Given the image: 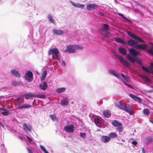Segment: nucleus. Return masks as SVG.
<instances>
[{"label": "nucleus", "instance_id": "1", "mask_svg": "<svg viewBox=\"0 0 153 153\" xmlns=\"http://www.w3.org/2000/svg\"><path fill=\"white\" fill-rule=\"evenodd\" d=\"M109 25L107 24H104L103 26L98 29L100 34L105 37H108L110 36V33L108 31L109 30Z\"/></svg>", "mask_w": 153, "mask_h": 153}, {"label": "nucleus", "instance_id": "2", "mask_svg": "<svg viewBox=\"0 0 153 153\" xmlns=\"http://www.w3.org/2000/svg\"><path fill=\"white\" fill-rule=\"evenodd\" d=\"M83 47L80 45H69L67 47V48L65 50V51L68 53H74L76 51V49H82Z\"/></svg>", "mask_w": 153, "mask_h": 153}, {"label": "nucleus", "instance_id": "3", "mask_svg": "<svg viewBox=\"0 0 153 153\" xmlns=\"http://www.w3.org/2000/svg\"><path fill=\"white\" fill-rule=\"evenodd\" d=\"M59 51L56 48L50 49L48 51V55H52L53 57L58 60L59 59Z\"/></svg>", "mask_w": 153, "mask_h": 153}, {"label": "nucleus", "instance_id": "4", "mask_svg": "<svg viewBox=\"0 0 153 153\" xmlns=\"http://www.w3.org/2000/svg\"><path fill=\"white\" fill-rule=\"evenodd\" d=\"M115 54L116 58L119 59V61L121 63L128 67H129L130 66V65L129 63L127 61L123 60V56L117 55L116 53Z\"/></svg>", "mask_w": 153, "mask_h": 153}, {"label": "nucleus", "instance_id": "5", "mask_svg": "<svg viewBox=\"0 0 153 153\" xmlns=\"http://www.w3.org/2000/svg\"><path fill=\"white\" fill-rule=\"evenodd\" d=\"M64 130L67 132L72 133L74 130V126L73 124L66 126L64 128Z\"/></svg>", "mask_w": 153, "mask_h": 153}, {"label": "nucleus", "instance_id": "6", "mask_svg": "<svg viewBox=\"0 0 153 153\" xmlns=\"http://www.w3.org/2000/svg\"><path fill=\"white\" fill-rule=\"evenodd\" d=\"M127 34L128 35L130 36V37H132V38L135 39H137L139 42L142 43H144V41L141 38H140L139 37L137 36L136 35L134 34L133 33L130 32L129 31H128L127 32Z\"/></svg>", "mask_w": 153, "mask_h": 153}, {"label": "nucleus", "instance_id": "7", "mask_svg": "<svg viewBox=\"0 0 153 153\" xmlns=\"http://www.w3.org/2000/svg\"><path fill=\"white\" fill-rule=\"evenodd\" d=\"M98 7V5L95 4H89L86 6L87 9L88 11L95 10Z\"/></svg>", "mask_w": 153, "mask_h": 153}, {"label": "nucleus", "instance_id": "8", "mask_svg": "<svg viewBox=\"0 0 153 153\" xmlns=\"http://www.w3.org/2000/svg\"><path fill=\"white\" fill-rule=\"evenodd\" d=\"M27 76L25 75V79L29 81V82H31L32 80L31 79L33 77V74L32 72L31 71H27Z\"/></svg>", "mask_w": 153, "mask_h": 153}, {"label": "nucleus", "instance_id": "9", "mask_svg": "<svg viewBox=\"0 0 153 153\" xmlns=\"http://www.w3.org/2000/svg\"><path fill=\"white\" fill-rule=\"evenodd\" d=\"M128 50L130 54L133 57H135L139 54L138 51H136L133 48H129Z\"/></svg>", "mask_w": 153, "mask_h": 153}, {"label": "nucleus", "instance_id": "10", "mask_svg": "<svg viewBox=\"0 0 153 153\" xmlns=\"http://www.w3.org/2000/svg\"><path fill=\"white\" fill-rule=\"evenodd\" d=\"M123 110L125 111L131 115H132L133 114L131 107L128 105H126Z\"/></svg>", "mask_w": 153, "mask_h": 153}, {"label": "nucleus", "instance_id": "11", "mask_svg": "<svg viewBox=\"0 0 153 153\" xmlns=\"http://www.w3.org/2000/svg\"><path fill=\"white\" fill-rule=\"evenodd\" d=\"M53 34L56 36L62 35L64 33V31L63 30L56 29H53Z\"/></svg>", "mask_w": 153, "mask_h": 153}, {"label": "nucleus", "instance_id": "12", "mask_svg": "<svg viewBox=\"0 0 153 153\" xmlns=\"http://www.w3.org/2000/svg\"><path fill=\"white\" fill-rule=\"evenodd\" d=\"M110 137L104 135L101 137V140L104 143H108L111 140Z\"/></svg>", "mask_w": 153, "mask_h": 153}, {"label": "nucleus", "instance_id": "13", "mask_svg": "<svg viewBox=\"0 0 153 153\" xmlns=\"http://www.w3.org/2000/svg\"><path fill=\"white\" fill-rule=\"evenodd\" d=\"M147 48V45L146 44H137L135 48L138 49L145 50Z\"/></svg>", "mask_w": 153, "mask_h": 153}, {"label": "nucleus", "instance_id": "14", "mask_svg": "<svg viewBox=\"0 0 153 153\" xmlns=\"http://www.w3.org/2000/svg\"><path fill=\"white\" fill-rule=\"evenodd\" d=\"M137 42L136 41H134L132 39H130L128 41L127 44L130 46H133L135 45Z\"/></svg>", "mask_w": 153, "mask_h": 153}, {"label": "nucleus", "instance_id": "15", "mask_svg": "<svg viewBox=\"0 0 153 153\" xmlns=\"http://www.w3.org/2000/svg\"><path fill=\"white\" fill-rule=\"evenodd\" d=\"M39 87L42 90H45L48 88V85L46 82H44L42 84H40Z\"/></svg>", "mask_w": 153, "mask_h": 153}, {"label": "nucleus", "instance_id": "16", "mask_svg": "<svg viewBox=\"0 0 153 153\" xmlns=\"http://www.w3.org/2000/svg\"><path fill=\"white\" fill-rule=\"evenodd\" d=\"M32 107L31 105L26 104H24L16 108V109H22L23 108H29Z\"/></svg>", "mask_w": 153, "mask_h": 153}, {"label": "nucleus", "instance_id": "17", "mask_svg": "<svg viewBox=\"0 0 153 153\" xmlns=\"http://www.w3.org/2000/svg\"><path fill=\"white\" fill-rule=\"evenodd\" d=\"M69 102V101L66 98H64L62 100H61L60 104L62 106H65L67 105Z\"/></svg>", "mask_w": 153, "mask_h": 153}, {"label": "nucleus", "instance_id": "18", "mask_svg": "<svg viewBox=\"0 0 153 153\" xmlns=\"http://www.w3.org/2000/svg\"><path fill=\"white\" fill-rule=\"evenodd\" d=\"M11 73L12 75H14L16 77H19L21 76L19 72L14 69L11 70Z\"/></svg>", "mask_w": 153, "mask_h": 153}, {"label": "nucleus", "instance_id": "19", "mask_svg": "<svg viewBox=\"0 0 153 153\" xmlns=\"http://www.w3.org/2000/svg\"><path fill=\"white\" fill-rule=\"evenodd\" d=\"M25 97L26 99L28 100L29 99H32L33 97H35V94L31 93L26 94H25Z\"/></svg>", "mask_w": 153, "mask_h": 153}, {"label": "nucleus", "instance_id": "20", "mask_svg": "<svg viewBox=\"0 0 153 153\" xmlns=\"http://www.w3.org/2000/svg\"><path fill=\"white\" fill-rule=\"evenodd\" d=\"M111 124L115 127H118L120 126H122V124L121 123L119 122L117 120H114L112 121Z\"/></svg>", "mask_w": 153, "mask_h": 153}, {"label": "nucleus", "instance_id": "21", "mask_svg": "<svg viewBox=\"0 0 153 153\" xmlns=\"http://www.w3.org/2000/svg\"><path fill=\"white\" fill-rule=\"evenodd\" d=\"M119 52L123 55H126V50L124 48H120L118 49Z\"/></svg>", "mask_w": 153, "mask_h": 153}, {"label": "nucleus", "instance_id": "22", "mask_svg": "<svg viewBox=\"0 0 153 153\" xmlns=\"http://www.w3.org/2000/svg\"><path fill=\"white\" fill-rule=\"evenodd\" d=\"M126 59L132 63H134L135 61V59L129 54H127V55Z\"/></svg>", "mask_w": 153, "mask_h": 153}, {"label": "nucleus", "instance_id": "23", "mask_svg": "<svg viewBox=\"0 0 153 153\" xmlns=\"http://www.w3.org/2000/svg\"><path fill=\"white\" fill-rule=\"evenodd\" d=\"M146 140L145 144L146 145H148L153 142V139L151 137H147L146 138Z\"/></svg>", "mask_w": 153, "mask_h": 153}, {"label": "nucleus", "instance_id": "24", "mask_svg": "<svg viewBox=\"0 0 153 153\" xmlns=\"http://www.w3.org/2000/svg\"><path fill=\"white\" fill-rule=\"evenodd\" d=\"M115 41L117 42L123 44H125L126 42L124 41V40L120 38H114Z\"/></svg>", "mask_w": 153, "mask_h": 153}, {"label": "nucleus", "instance_id": "25", "mask_svg": "<svg viewBox=\"0 0 153 153\" xmlns=\"http://www.w3.org/2000/svg\"><path fill=\"white\" fill-rule=\"evenodd\" d=\"M109 72L112 75L118 78H120L119 75L118 74H117L114 70L111 69L109 71Z\"/></svg>", "mask_w": 153, "mask_h": 153}, {"label": "nucleus", "instance_id": "26", "mask_svg": "<svg viewBox=\"0 0 153 153\" xmlns=\"http://www.w3.org/2000/svg\"><path fill=\"white\" fill-rule=\"evenodd\" d=\"M140 76L143 78V80L145 82H151V81L149 78L145 76H143L142 75H140Z\"/></svg>", "mask_w": 153, "mask_h": 153}, {"label": "nucleus", "instance_id": "27", "mask_svg": "<svg viewBox=\"0 0 153 153\" xmlns=\"http://www.w3.org/2000/svg\"><path fill=\"white\" fill-rule=\"evenodd\" d=\"M72 5L74 7L79 8H83L85 6L84 4H75L73 2L72 3Z\"/></svg>", "mask_w": 153, "mask_h": 153}, {"label": "nucleus", "instance_id": "28", "mask_svg": "<svg viewBox=\"0 0 153 153\" xmlns=\"http://www.w3.org/2000/svg\"><path fill=\"white\" fill-rule=\"evenodd\" d=\"M23 129L26 132L28 131L29 132L31 131V130L27 126L26 124L24 123L23 125Z\"/></svg>", "mask_w": 153, "mask_h": 153}, {"label": "nucleus", "instance_id": "29", "mask_svg": "<svg viewBox=\"0 0 153 153\" xmlns=\"http://www.w3.org/2000/svg\"><path fill=\"white\" fill-rule=\"evenodd\" d=\"M103 114L104 116L107 118L109 117L111 115V113L108 111H105L103 112Z\"/></svg>", "mask_w": 153, "mask_h": 153}, {"label": "nucleus", "instance_id": "30", "mask_svg": "<svg viewBox=\"0 0 153 153\" xmlns=\"http://www.w3.org/2000/svg\"><path fill=\"white\" fill-rule=\"evenodd\" d=\"M117 136V134L115 132H111L108 134V137H110V139L114 138L116 137Z\"/></svg>", "mask_w": 153, "mask_h": 153}, {"label": "nucleus", "instance_id": "31", "mask_svg": "<svg viewBox=\"0 0 153 153\" xmlns=\"http://www.w3.org/2000/svg\"><path fill=\"white\" fill-rule=\"evenodd\" d=\"M47 75V72L46 71H44L42 75V77L41 78V81H43L46 77Z\"/></svg>", "mask_w": 153, "mask_h": 153}, {"label": "nucleus", "instance_id": "32", "mask_svg": "<svg viewBox=\"0 0 153 153\" xmlns=\"http://www.w3.org/2000/svg\"><path fill=\"white\" fill-rule=\"evenodd\" d=\"M142 69L146 72L149 73H152V72H153V71H150L147 67L144 66L142 67Z\"/></svg>", "mask_w": 153, "mask_h": 153}, {"label": "nucleus", "instance_id": "33", "mask_svg": "<svg viewBox=\"0 0 153 153\" xmlns=\"http://www.w3.org/2000/svg\"><path fill=\"white\" fill-rule=\"evenodd\" d=\"M118 15L124 20L128 22H131L130 20H129L126 17L124 16L123 14L118 13Z\"/></svg>", "mask_w": 153, "mask_h": 153}, {"label": "nucleus", "instance_id": "34", "mask_svg": "<svg viewBox=\"0 0 153 153\" xmlns=\"http://www.w3.org/2000/svg\"><path fill=\"white\" fill-rule=\"evenodd\" d=\"M146 51L150 55H152L153 56V47H152L151 48L149 49L147 51Z\"/></svg>", "mask_w": 153, "mask_h": 153}, {"label": "nucleus", "instance_id": "35", "mask_svg": "<svg viewBox=\"0 0 153 153\" xmlns=\"http://www.w3.org/2000/svg\"><path fill=\"white\" fill-rule=\"evenodd\" d=\"M65 90V88H62L57 89L56 90V91L58 93H60L64 92Z\"/></svg>", "mask_w": 153, "mask_h": 153}, {"label": "nucleus", "instance_id": "36", "mask_svg": "<svg viewBox=\"0 0 153 153\" xmlns=\"http://www.w3.org/2000/svg\"><path fill=\"white\" fill-rule=\"evenodd\" d=\"M36 97L40 98L45 99L46 97V96L43 94H35V97Z\"/></svg>", "mask_w": 153, "mask_h": 153}, {"label": "nucleus", "instance_id": "37", "mask_svg": "<svg viewBox=\"0 0 153 153\" xmlns=\"http://www.w3.org/2000/svg\"><path fill=\"white\" fill-rule=\"evenodd\" d=\"M49 116L51 119L53 120H56L57 119V118L54 114H51L49 115Z\"/></svg>", "mask_w": 153, "mask_h": 153}, {"label": "nucleus", "instance_id": "38", "mask_svg": "<svg viewBox=\"0 0 153 153\" xmlns=\"http://www.w3.org/2000/svg\"><path fill=\"white\" fill-rule=\"evenodd\" d=\"M40 148L45 153H49L46 150L44 147L42 145L40 146Z\"/></svg>", "mask_w": 153, "mask_h": 153}, {"label": "nucleus", "instance_id": "39", "mask_svg": "<svg viewBox=\"0 0 153 153\" xmlns=\"http://www.w3.org/2000/svg\"><path fill=\"white\" fill-rule=\"evenodd\" d=\"M143 112L146 115H148L150 113L149 110L148 109H144L143 111Z\"/></svg>", "mask_w": 153, "mask_h": 153}, {"label": "nucleus", "instance_id": "40", "mask_svg": "<svg viewBox=\"0 0 153 153\" xmlns=\"http://www.w3.org/2000/svg\"><path fill=\"white\" fill-rule=\"evenodd\" d=\"M48 18L49 20L52 23H54V21L53 20V19L51 15L50 14H49L48 15Z\"/></svg>", "mask_w": 153, "mask_h": 153}, {"label": "nucleus", "instance_id": "41", "mask_svg": "<svg viewBox=\"0 0 153 153\" xmlns=\"http://www.w3.org/2000/svg\"><path fill=\"white\" fill-rule=\"evenodd\" d=\"M9 112L8 111H3L1 112V114L4 116H7L9 114Z\"/></svg>", "mask_w": 153, "mask_h": 153}, {"label": "nucleus", "instance_id": "42", "mask_svg": "<svg viewBox=\"0 0 153 153\" xmlns=\"http://www.w3.org/2000/svg\"><path fill=\"white\" fill-rule=\"evenodd\" d=\"M21 98L19 97L16 99V101L17 103V104L19 105H20L22 103V101H21Z\"/></svg>", "mask_w": 153, "mask_h": 153}, {"label": "nucleus", "instance_id": "43", "mask_svg": "<svg viewBox=\"0 0 153 153\" xmlns=\"http://www.w3.org/2000/svg\"><path fill=\"white\" fill-rule=\"evenodd\" d=\"M118 129V131L120 133V132H122L123 130V127L122 126H120L118 127L117 128Z\"/></svg>", "mask_w": 153, "mask_h": 153}, {"label": "nucleus", "instance_id": "44", "mask_svg": "<svg viewBox=\"0 0 153 153\" xmlns=\"http://www.w3.org/2000/svg\"><path fill=\"white\" fill-rule=\"evenodd\" d=\"M100 120L98 118H96L94 120V122L95 124L97 125L100 122Z\"/></svg>", "mask_w": 153, "mask_h": 153}, {"label": "nucleus", "instance_id": "45", "mask_svg": "<svg viewBox=\"0 0 153 153\" xmlns=\"http://www.w3.org/2000/svg\"><path fill=\"white\" fill-rule=\"evenodd\" d=\"M80 136L81 137L84 138L86 137V134L85 133H83L81 132L80 134Z\"/></svg>", "mask_w": 153, "mask_h": 153}, {"label": "nucleus", "instance_id": "46", "mask_svg": "<svg viewBox=\"0 0 153 153\" xmlns=\"http://www.w3.org/2000/svg\"><path fill=\"white\" fill-rule=\"evenodd\" d=\"M136 63L140 65H143L142 62L140 60H139L137 59H136Z\"/></svg>", "mask_w": 153, "mask_h": 153}, {"label": "nucleus", "instance_id": "47", "mask_svg": "<svg viewBox=\"0 0 153 153\" xmlns=\"http://www.w3.org/2000/svg\"><path fill=\"white\" fill-rule=\"evenodd\" d=\"M134 100H135L136 101H138L139 102H140V101H141V99L140 97H137L136 96L135 97Z\"/></svg>", "mask_w": 153, "mask_h": 153}, {"label": "nucleus", "instance_id": "48", "mask_svg": "<svg viewBox=\"0 0 153 153\" xmlns=\"http://www.w3.org/2000/svg\"><path fill=\"white\" fill-rule=\"evenodd\" d=\"M115 104L116 106L118 108L119 107V106L120 105V102L118 101H117L115 102Z\"/></svg>", "mask_w": 153, "mask_h": 153}, {"label": "nucleus", "instance_id": "49", "mask_svg": "<svg viewBox=\"0 0 153 153\" xmlns=\"http://www.w3.org/2000/svg\"><path fill=\"white\" fill-rule=\"evenodd\" d=\"M129 96L131 97L132 98V99H134L135 97H136V96H135V95L133 94H129Z\"/></svg>", "mask_w": 153, "mask_h": 153}, {"label": "nucleus", "instance_id": "50", "mask_svg": "<svg viewBox=\"0 0 153 153\" xmlns=\"http://www.w3.org/2000/svg\"><path fill=\"white\" fill-rule=\"evenodd\" d=\"M124 79L125 81L127 82H129L130 81L129 77L127 76H126Z\"/></svg>", "mask_w": 153, "mask_h": 153}, {"label": "nucleus", "instance_id": "51", "mask_svg": "<svg viewBox=\"0 0 153 153\" xmlns=\"http://www.w3.org/2000/svg\"><path fill=\"white\" fill-rule=\"evenodd\" d=\"M124 107L125 106H124L123 105H120L119 106V107H118V108L122 110H123L124 109Z\"/></svg>", "mask_w": 153, "mask_h": 153}, {"label": "nucleus", "instance_id": "52", "mask_svg": "<svg viewBox=\"0 0 153 153\" xmlns=\"http://www.w3.org/2000/svg\"><path fill=\"white\" fill-rule=\"evenodd\" d=\"M27 138V139L28 140V141L30 142V143L32 142V139L30 138L28 136H27L26 137Z\"/></svg>", "mask_w": 153, "mask_h": 153}, {"label": "nucleus", "instance_id": "53", "mask_svg": "<svg viewBox=\"0 0 153 153\" xmlns=\"http://www.w3.org/2000/svg\"><path fill=\"white\" fill-rule=\"evenodd\" d=\"M27 150L28 153H33L31 150L29 148H27Z\"/></svg>", "mask_w": 153, "mask_h": 153}, {"label": "nucleus", "instance_id": "54", "mask_svg": "<svg viewBox=\"0 0 153 153\" xmlns=\"http://www.w3.org/2000/svg\"><path fill=\"white\" fill-rule=\"evenodd\" d=\"M12 84L13 85H14L15 86H16L17 85V82L15 81H13L12 82Z\"/></svg>", "mask_w": 153, "mask_h": 153}, {"label": "nucleus", "instance_id": "55", "mask_svg": "<svg viewBox=\"0 0 153 153\" xmlns=\"http://www.w3.org/2000/svg\"><path fill=\"white\" fill-rule=\"evenodd\" d=\"M98 14L101 16H103L104 15V14L98 11Z\"/></svg>", "mask_w": 153, "mask_h": 153}, {"label": "nucleus", "instance_id": "56", "mask_svg": "<svg viewBox=\"0 0 153 153\" xmlns=\"http://www.w3.org/2000/svg\"><path fill=\"white\" fill-rule=\"evenodd\" d=\"M132 143L133 145H136L137 144V142L136 141L134 140L132 142Z\"/></svg>", "mask_w": 153, "mask_h": 153}, {"label": "nucleus", "instance_id": "57", "mask_svg": "<svg viewBox=\"0 0 153 153\" xmlns=\"http://www.w3.org/2000/svg\"><path fill=\"white\" fill-rule=\"evenodd\" d=\"M134 11L136 13H139V10L138 9H134Z\"/></svg>", "mask_w": 153, "mask_h": 153}, {"label": "nucleus", "instance_id": "58", "mask_svg": "<svg viewBox=\"0 0 153 153\" xmlns=\"http://www.w3.org/2000/svg\"><path fill=\"white\" fill-rule=\"evenodd\" d=\"M127 86L128 87L130 88H131L132 89H133L134 88L132 86L129 84H128V85H127Z\"/></svg>", "mask_w": 153, "mask_h": 153}, {"label": "nucleus", "instance_id": "59", "mask_svg": "<svg viewBox=\"0 0 153 153\" xmlns=\"http://www.w3.org/2000/svg\"><path fill=\"white\" fill-rule=\"evenodd\" d=\"M122 82L126 85L127 86L128 85V84L126 82H125L123 80H122Z\"/></svg>", "mask_w": 153, "mask_h": 153}, {"label": "nucleus", "instance_id": "60", "mask_svg": "<svg viewBox=\"0 0 153 153\" xmlns=\"http://www.w3.org/2000/svg\"><path fill=\"white\" fill-rule=\"evenodd\" d=\"M142 152L143 153H145V152L144 149V148L143 147L142 148Z\"/></svg>", "mask_w": 153, "mask_h": 153}, {"label": "nucleus", "instance_id": "61", "mask_svg": "<svg viewBox=\"0 0 153 153\" xmlns=\"http://www.w3.org/2000/svg\"><path fill=\"white\" fill-rule=\"evenodd\" d=\"M150 65L151 67L153 68V62L150 63Z\"/></svg>", "mask_w": 153, "mask_h": 153}, {"label": "nucleus", "instance_id": "62", "mask_svg": "<svg viewBox=\"0 0 153 153\" xmlns=\"http://www.w3.org/2000/svg\"><path fill=\"white\" fill-rule=\"evenodd\" d=\"M121 75L122 76V77L124 78V79L126 76H125V75L122 74H121Z\"/></svg>", "mask_w": 153, "mask_h": 153}, {"label": "nucleus", "instance_id": "63", "mask_svg": "<svg viewBox=\"0 0 153 153\" xmlns=\"http://www.w3.org/2000/svg\"><path fill=\"white\" fill-rule=\"evenodd\" d=\"M62 64L64 66H65V62L64 61H62Z\"/></svg>", "mask_w": 153, "mask_h": 153}, {"label": "nucleus", "instance_id": "64", "mask_svg": "<svg viewBox=\"0 0 153 153\" xmlns=\"http://www.w3.org/2000/svg\"><path fill=\"white\" fill-rule=\"evenodd\" d=\"M140 14L143 16V17L144 16V15L143 14V13L141 12L140 11Z\"/></svg>", "mask_w": 153, "mask_h": 153}]
</instances>
